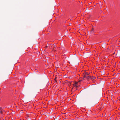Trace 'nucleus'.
Instances as JSON below:
<instances>
[{"label":"nucleus","mask_w":120,"mask_h":120,"mask_svg":"<svg viewBox=\"0 0 120 120\" xmlns=\"http://www.w3.org/2000/svg\"><path fill=\"white\" fill-rule=\"evenodd\" d=\"M76 58H77V57L76 56H74L71 57L70 60V61L71 62H72L73 61L75 60Z\"/></svg>","instance_id":"nucleus-1"},{"label":"nucleus","mask_w":120,"mask_h":120,"mask_svg":"<svg viewBox=\"0 0 120 120\" xmlns=\"http://www.w3.org/2000/svg\"><path fill=\"white\" fill-rule=\"evenodd\" d=\"M95 78H96L95 77L93 78L92 77H90V79H95Z\"/></svg>","instance_id":"nucleus-2"},{"label":"nucleus","mask_w":120,"mask_h":120,"mask_svg":"<svg viewBox=\"0 0 120 120\" xmlns=\"http://www.w3.org/2000/svg\"><path fill=\"white\" fill-rule=\"evenodd\" d=\"M102 47L104 48H105V45L104 44H103L102 45Z\"/></svg>","instance_id":"nucleus-3"},{"label":"nucleus","mask_w":120,"mask_h":120,"mask_svg":"<svg viewBox=\"0 0 120 120\" xmlns=\"http://www.w3.org/2000/svg\"><path fill=\"white\" fill-rule=\"evenodd\" d=\"M86 78L88 79L89 78H90V77L89 76H87L86 77Z\"/></svg>","instance_id":"nucleus-4"},{"label":"nucleus","mask_w":120,"mask_h":120,"mask_svg":"<svg viewBox=\"0 0 120 120\" xmlns=\"http://www.w3.org/2000/svg\"><path fill=\"white\" fill-rule=\"evenodd\" d=\"M78 83V82H75V84L76 85H77V84Z\"/></svg>","instance_id":"nucleus-5"},{"label":"nucleus","mask_w":120,"mask_h":120,"mask_svg":"<svg viewBox=\"0 0 120 120\" xmlns=\"http://www.w3.org/2000/svg\"><path fill=\"white\" fill-rule=\"evenodd\" d=\"M89 74L88 73H85V75H88Z\"/></svg>","instance_id":"nucleus-6"},{"label":"nucleus","mask_w":120,"mask_h":120,"mask_svg":"<svg viewBox=\"0 0 120 120\" xmlns=\"http://www.w3.org/2000/svg\"><path fill=\"white\" fill-rule=\"evenodd\" d=\"M77 85H76L75 84H74V86H76V87H78V86Z\"/></svg>","instance_id":"nucleus-7"},{"label":"nucleus","mask_w":120,"mask_h":120,"mask_svg":"<svg viewBox=\"0 0 120 120\" xmlns=\"http://www.w3.org/2000/svg\"><path fill=\"white\" fill-rule=\"evenodd\" d=\"M86 75H85L83 77V78H86Z\"/></svg>","instance_id":"nucleus-8"},{"label":"nucleus","mask_w":120,"mask_h":120,"mask_svg":"<svg viewBox=\"0 0 120 120\" xmlns=\"http://www.w3.org/2000/svg\"><path fill=\"white\" fill-rule=\"evenodd\" d=\"M91 96L92 97H93L94 96V94H92L91 95Z\"/></svg>","instance_id":"nucleus-9"},{"label":"nucleus","mask_w":120,"mask_h":120,"mask_svg":"<svg viewBox=\"0 0 120 120\" xmlns=\"http://www.w3.org/2000/svg\"><path fill=\"white\" fill-rule=\"evenodd\" d=\"M0 112L1 114H2V111H0Z\"/></svg>","instance_id":"nucleus-10"},{"label":"nucleus","mask_w":120,"mask_h":120,"mask_svg":"<svg viewBox=\"0 0 120 120\" xmlns=\"http://www.w3.org/2000/svg\"><path fill=\"white\" fill-rule=\"evenodd\" d=\"M94 30V28H92V31H93V30Z\"/></svg>","instance_id":"nucleus-11"},{"label":"nucleus","mask_w":120,"mask_h":120,"mask_svg":"<svg viewBox=\"0 0 120 120\" xmlns=\"http://www.w3.org/2000/svg\"><path fill=\"white\" fill-rule=\"evenodd\" d=\"M56 45H54V47H56Z\"/></svg>","instance_id":"nucleus-12"},{"label":"nucleus","mask_w":120,"mask_h":120,"mask_svg":"<svg viewBox=\"0 0 120 120\" xmlns=\"http://www.w3.org/2000/svg\"><path fill=\"white\" fill-rule=\"evenodd\" d=\"M89 97V96H87V97L86 98H88Z\"/></svg>","instance_id":"nucleus-13"},{"label":"nucleus","mask_w":120,"mask_h":120,"mask_svg":"<svg viewBox=\"0 0 120 120\" xmlns=\"http://www.w3.org/2000/svg\"><path fill=\"white\" fill-rule=\"evenodd\" d=\"M56 78H55V80L56 79Z\"/></svg>","instance_id":"nucleus-14"},{"label":"nucleus","mask_w":120,"mask_h":120,"mask_svg":"<svg viewBox=\"0 0 120 120\" xmlns=\"http://www.w3.org/2000/svg\"><path fill=\"white\" fill-rule=\"evenodd\" d=\"M81 81V80H79V82H80Z\"/></svg>","instance_id":"nucleus-15"}]
</instances>
